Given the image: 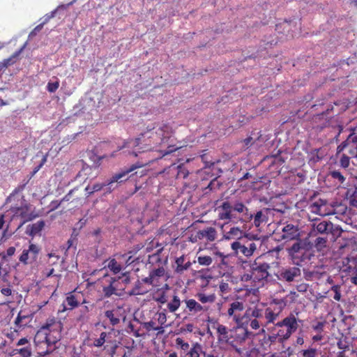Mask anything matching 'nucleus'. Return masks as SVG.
Segmentation results:
<instances>
[{
  "instance_id": "nucleus-1",
  "label": "nucleus",
  "mask_w": 357,
  "mask_h": 357,
  "mask_svg": "<svg viewBox=\"0 0 357 357\" xmlns=\"http://www.w3.org/2000/svg\"><path fill=\"white\" fill-rule=\"evenodd\" d=\"M216 210L218 212V219L226 222H248L253 218V215L249 211L248 208L241 201L232 202L225 200ZM268 208H264L257 212L254 216V225L256 227H259L268 221Z\"/></svg>"
},
{
  "instance_id": "nucleus-2",
  "label": "nucleus",
  "mask_w": 357,
  "mask_h": 357,
  "mask_svg": "<svg viewBox=\"0 0 357 357\" xmlns=\"http://www.w3.org/2000/svg\"><path fill=\"white\" fill-rule=\"evenodd\" d=\"M172 133V127L167 123H162L157 129L155 128L147 129L141 133L138 137L124 141L123 145L119 146L118 149L137 147L140 145L145 146V148L154 149L163 144H167Z\"/></svg>"
},
{
  "instance_id": "nucleus-3",
  "label": "nucleus",
  "mask_w": 357,
  "mask_h": 357,
  "mask_svg": "<svg viewBox=\"0 0 357 357\" xmlns=\"http://www.w3.org/2000/svg\"><path fill=\"white\" fill-rule=\"evenodd\" d=\"M135 149L132 151H128V154L134 157H139V160L132 165L128 168H125L121 172L116 173V176L113 178L112 181H118L122 178H128V174L134 170L148 165L155 160L162 158L165 155H168L176 151L178 147L174 145H168L165 150H158L155 153L152 151L153 149L145 148V146L140 145L137 147H130L129 149Z\"/></svg>"
},
{
  "instance_id": "nucleus-4",
  "label": "nucleus",
  "mask_w": 357,
  "mask_h": 357,
  "mask_svg": "<svg viewBox=\"0 0 357 357\" xmlns=\"http://www.w3.org/2000/svg\"><path fill=\"white\" fill-rule=\"evenodd\" d=\"M299 314L298 311L291 312L282 320L275 324L276 328H280L278 331L280 342L282 343L289 340L292 334L297 331L300 325H303V321L299 318Z\"/></svg>"
},
{
  "instance_id": "nucleus-5",
  "label": "nucleus",
  "mask_w": 357,
  "mask_h": 357,
  "mask_svg": "<svg viewBox=\"0 0 357 357\" xmlns=\"http://www.w3.org/2000/svg\"><path fill=\"white\" fill-rule=\"evenodd\" d=\"M61 335L56 332L55 335L44 333L38 331L34 337V346L39 357H45L52 354L56 349V344L61 340Z\"/></svg>"
},
{
  "instance_id": "nucleus-6",
  "label": "nucleus",
  "mask_w": 357,
  "mask_h": 357,
  "mask_svg": "<svg viewBox=\"0 0 357 357\" xmlns=\"http://www.w3.org/2000/svg\"><path fill=\"white\" fill-rule=\"evenodd\" d=\"M149 263L152 264L159 263L160 264L158 268H154L151 270L149 276L144 278L143 281L145 282V284H148L149 287H159L162 285L163 282L167 280L165 269L163 266H160L162 260L160 259V251L149 257Z\"/></svg>"
},
{
  "instance_id": "nucleus-7",
  "label": "nucleus",
  "mask_w": 357,
  "mask_h": 357,
  "mask_svg": "<svg viewBox=\"0 0 357 357\" xmlns=\"http://www.w3.org/2000/svg\"><path fill=\"white\" fill-rule=\"evenodd\" d=\"M261 245V243L259 238H251L246 235L234 241L231 243V249L236 256L242 255L245 257H250Z\"/></svg>"
},
{
  "instance_id": "nucleus-8",
  "label": "nucleus",
  "mask_w": 357,
  "mask_h": 357,
  "mask_svg": "<svg viewBox=\"0 0 357 357\" xmlns=\"http://www.w3.org/2000/svg\"><path fill=\"white\" fill-rule=\"evenodd\" d=\"M262 307L258 305L248 307L242 316L240 326L252 330H259L261 327H264V317H263Z\"/></svg>"
},
{
  "instance_id": "nucleus-9",
  "label": "nucleus",
  "mask_w": 357,
  "mask_h": 357,
  "mask_svg": "<svg viewBox=\"0 0 357 357\" xmlns=\"http://www.w3.org/2000/svg\"><path fill=\"white\" fill-rule=\"evenodd\" d=\"M239 263H241V266L244 269L250 267V272L252 273L253 281L255 282L266 280L270 275L268 272L270 266L267 263L258 262L257 260L251 261L241 259H239Z\"/></svg>"
},
{
  "instance_id": "nucleus-10",
  "label": "nucleus",
  "mask_w": 357,
  "mask_h": 357,
  "mask_svg": "<svg viewBox=\"0 0 357 357\" xmlns=\"http://www.w3.org/2000/svg\"><path fill=\"white\" fill-rule=\"evenodd\" d=\"M287 252L293 263L297 266L301 265L303 262L310 259V252L307 249L305 243L301 239L297 240L288 248Z\"/></svg>"
},
{
  "instance_id": "nucleus-11",
  "label": "nucleus",
  "mask_w": 357,
  "mask_h": 357,
  "mask_svg": "<svg viewBox=\"0 0 357 357\" xmlns=\"http://www.w3.org/2000/svg\"><path fill=\"white\" fill-rule=\"evenodd\" d=\"M275 275L279 280L291 282L301 277V271L297 266L281 267Z\"/></svg>"
},
{
  "instance_id": "nucleus-12",
  "label": "nucleus",
  "mask_w": 357,
  "mask_h": 357,
  "mask_svg": "<svg viewBox=\"0 0 357 357\" xmlns=\"http://www.w3.org/2000/svg\"><path fill=\"white\" fill-rule=\"evenodd\" d=\"M333 106L329 105L326 109L321 112L314 115L312 120L313 123V128L318 131H321L324 128L329 126L331 118L328 116V114L333 111Z\"/></svg>"
},
{
  "instance_id": "nucleus-13",
  "label": "nucleus",
  "mask_w": 357,
  "mask_h": 357,
  "mask_svg": "<svg viewBox=\"0 0 357 357\" xmlns=\"http://www.w3.org/2000/svg\"><path fill=\"white\" fill-rule=\"evenodd\" d=\"M62 328L63 324L61 321H58L55 317H50L38 331H43L44 333L55 335L56 332L61 335Z\"/></svg>"
},
{
  "instance_id": "nucleus-14",
  "label": "nucleus",
  "mask_w": 357,
  "mask_h": 357,
  "mask_svg": "<svg viewBox=\"0 0 357 357\" xmlns=\"http://www.w3.org/2000/svg\"><path fill=\"white\" fill-rule=\"evenodd\" d=\"M40 252V248L36 244L31 243L27 250H24L19 257V261L24 265L35 261Z\"/></svg>"
},
{
  "instance_id": "nucleus-15",
  "label": "nucleus",
  "mask_w": 357,
  "mask_h": 357,
  "mask_svg": "<svg viewBox=\"0 0 357 357\" xmlns=\"http://www.w3.org/2000/svg\"><path fill=\"white\" fill-rule=\"evenodd\" d=\"M244 310V304L243 302L239 301H235L230 303L229 307L227 310V314L229 318H232L233 321L238 325L240 326L242 322L241 313Z\"/></svg>"
},
{
  "instance_id": "nucleus-16",
  "label": "nucleus",
  "mask_w": 357,
  "mask_h": 357,
  "mask_svg": "<svg viewBox=\"0 0 357 357\" xmlns=\"http://www.w3.org/2000/svg\"><path fill=\"white\" fill-rule=\"evenodd\" d=\"M300 231L298 225L287 224L282 229V240L285 241L300 239Z\"/></svg>"
},
{
  "instance_id": "nucleus-17",
  "label": "nucleus",
  "mask_w": 357,
  "mask_h": 357,
  "mask_svg": "<svg viewBox=\"0 0 357 357\" xmlns=\"http://www.w3.org/2000/svg\"><path fill=\"white\" fill-rule=\"evenodd\" d=\"M250 333L248 331L246 328H245L243 330H241L240 332L236 331L234 334H232L233 337L230 339L229 345L234 348L238 354H241V348H238V346L244 342L248 337Z\"/></svg>"
},
{
  "instance_id": "nucleus-18",
  "label": "nucleus",
  "mask_w": 357,
  "mask_h": 357,
  "mask_svg": "<svg viewBox=\"0 0 357 357\" xmlns=\"http://www.w3.org/2000/svg\"><path fill=\"white\" fill-rule=\"evenodd\" d=\"M122 307L117 306L112 309H108L104 312V317L108 319L109 324L112 326H116L120 324L121 318H125L121 313Z\"/></svg>"
},
{
  "instance_id": "nucleus-19",
  "label": "nucleus",
  "mask_w": 357,
  "mask_h": 357,
  "mask_svg": "<svg viewBox=\"0 0 357 357\" xmlns=\"http://www.w3.org/2000/svg\"><path fill=\"white\" fill-rule=\"evenodd\" d=\"M217 340L220 344H227L230 342V339L233 337L231 331L229 330L226 326L216 324Z\"/></svg>"
},
{
  "instance_id": "nucleus-20",
  "label": "nucleus",
  "mask_w": 357,
  "mask_h": 357,
  "mask_svg": "<svg viewBox=\"0 0 357 357\" xmlns=\"http://www.w3.org/2000/svg\"><path fill=\"white\" fill-rule=\"evenodd\" d=\"M351 133L349 135L346 140L342 142L337 148V153H340L345 149H354V145L357 144V126L351 129Z\"/></svg>"
},
{
  "instance_id": "nucleus-21",
  "label": "nucleus",
  "mask_w": 357,
  "mask_h": 357,
  "mask_svg": "<svg viewBox=\"0 0 357 357\" xmlns=\"http://www.w3.org/2000/svg\"><path fill=\"white\" fill-rule=\"evenodd\" d=\"M185 312H187L189 315H195L198 313L207 311L208 308L205 306L202 305L195 299H186L185 300Z\"/></svg>"
},
{
  "instance_id": "nucleus-22",
  "label": "nucleus",
  "mask_w": 357,
  "mask_h": 357,
  "mask_svg": "<svg viewBox=\"0 0 357 357\" xmlns=\"http://www.w3.org/2000/svg\"><path fill=\"white\" fill-rule=\"evenodd\" d=\"M117 282L118 281L116 278H111L109 284L102 287V293L105 298H109L112 295L117 296H121L122 295L117 287Z\"/></svg>"
},
{
  "instance_id": "nucleus-23",
  "label": "nucleus",
  "mask_w": 357,
  "mask_h": 357,
  "mask_svg": "<svg viewBox=\"0 0 357 357\" xmlns=\"http://www.w3.org/2000/svg\"><path fill=\"white\" fill-rule=\"evenodd\" d=\"M148 284H145V282L142 280H137L133 286V287L128 291L130 296H138L144 295L149 291Z\"/></svg>"
},
{
  "instance_id": "nucleus-24",
  "label": "nucleus",
  "mask_w": 357,
  "mask_h": 357,
  "mask_svg": "<svg viewBox=\"0 0 357 357\" xmlns=\"http://www.w3.org/2000/svg\"><path fill=\"white\" fill-rule=\"evenodd\" d=\"M77 190H78V188H75L74 189L70 190V192L67 195H66L61 199V200H60V201L54 200V201L51 202V203L50 204V209L49 212L53 211L56 210V208H58L60 206V205L61 204V203L63 202H73L75 200L78 201L79 199V197H77L76 198L71 200V197H72L73 195Z\"/></svg>"
},
{
  "instance_id": "nucleus-25",
  "label": "nucleus",
  "mask_w": 357,
  "mask_h": 357,
  "mask_svg": "<svg viewBox=\"0 0 357 357\" xmlns=\"http://www.w3.org/2000/svg\"><path fill=\"white\" fill-rule=\"evenodd\" d=\"M326 200L319 199L312 203L309 206V209L311 213L320 215H327V210L325 208L326 207Z\"/></svg>"
},
{
  "instance_id": "nucleus-26",
  "label": "nucleus",
  "mask_w": 357,
  "mask_h": 357,
  "mask_svg": "<svg viewBox=\"0 0 357 357\" xmlns=\"http://www.w3.org/2000/svg\"><path fill=\"white\" fill-rule=\"evenodd\" d=\"M281 151H278L275 155L267 156L266 158L271 160L270 167H274L277 172H281L283 164L285 162L284 158L280 155Z\"/></svg>"
},
{
  "instance_id": "nucleus-27",
  "label": "nucleus",
  "mask_w": 357,
  "mask_h": 357,
  "mask_svg": "<svg viewBox=\"0 0 357 357\" xmlns=\"http://www.w3.org/2000/svg\"><path fill=\"white\" fill-rule=\"evenodd\" d=\"M263 317H264V326L273 324L279 317L280 311H275L271 307H262Z\"/></svg>"
},
{
  "instance_id": "nucleus-28",
  "label": "nucleus",
  "mask_w": 357,
  "mask_h": 357,
  "mask_svg": "<svg viewBox=\"0 0 357 357\" xmlns=\"http://www.w3.org/2000/svg\"><path fill=\"white\" fill-rule=\"evenodd\" d=\"M347 206L342 203L335 202L327 210V215H344L347 213Z\"/></svg>"
},
{
  "instance_id": "nucleus-29",
  "label": "nucleus",
  "mask_w": 357,
  "mask_h": 357,
  "mask_svg": "<svg viewBox=\"0 0 357 357\" xmlns=\"http://www.w3.org/2000/svg\"><path fill=\"white\" fill-rule=\"evenodd\" d=\"M197 236L199 239L206 238L208 241H213L217 236V231L214 227H210L197 231Z\"/></svg>"
},
{
  "instance_id": "nucleus-30",
  "label": "nucleus",
  "mask_w": 357,
  "mask_h": 357,
  "mask_svg": "<svg viewBox=\"0 0 357 357\" xmlns=\"http://www.w3.org/2000/svg\"><path fill=\"white\" fill-rule=\"evenodd\" d=\"M115 176H116V174L114 175H113L112 176V178L108 181H107L106 183H96V184L93 185V186L91 187V190L89 192V195H91V194H93L95 192H98V191L101 190L104 187H106V186H109L108 188L107 192H111L112 191V189L111 188V185L114 183L116 182V181H112V179H113V178ZM127 179H128V178L125 177L124 178L119 180L117 182L121 183L123 181H126Z\"/></svg>"
},
{
  "instance_id": "nucleus-31",
  "label": "nucleus",
  "mask_w": 357,
  "mask_h": 357,
  "mask_svg": "<svg viewBox=\"0 0 357 357\" xmlns=\"http://www.w3.org/2000/svg\"><path fill=\"white\" fill-rule=\"evenodd\" d=\"M176 273L178 274H182L185 271H187L190 268L192 265L190 261H185V257L184 255H182L176 259Z\"/></svg>"
},
{
  "instance_id": "nucleus-32",
  "label": "nucleus",
  "mask_w": 357,
  "mask_h": 357,
  "mask_svg": "<svg viewBox=\"0 0 357 357\" xmlns=\"http://www.w3.org/2000/svg\"><path fill=\"white\" fill-rule=\"evenodd\" d=\"M93 307V304L90 305V306L84 305L79 310V314L76 317V320L78 322L86 323L89 319V312L92 310Z\"/></svg>"
},
{
  "instance_id": "nucleus-33",
  "label": "nucleus",
  "mask_w": 357,
  "mask_h": 357,
  "mask_svg": "<svg viewBox=\"0 0 357 357\" xmlns=\"http://www.w3.org/2000/svg\"><path fill=\"white\" fill-rule=\"evenodd\" d=\"M45 225L44 220L38 221L36 223L27 226L26 234L31 236H35L39 234Z\"/></svg>"
},
{
  "instance_id": "nucleus-34",
  "label": "nucleus",
  "mask_w": 357,
  "mask_h": 357,
  "mask_svg": "<svg viewBox=\"0 0 357 357\" xmlns=\"http://www.w3.org/2000/svg\"><path fill=\"white\" fill-rule=\"evenodd\" d=\"M167 310L168 312L171 313H174L177 311L181 306V301L179 296L174 293L172 296L171 300L169 301H167Z\"/></svg>"
},
{
  "instance_id": "nucleus-35",
  "label": "nucleus",
  "mask_w": 357,
  "mask_h": 357,
  "mask_svg": "<svg viewBox=\"0 0 357 357\" xmlns=\"http://www.w3.org/2000/svg\"><path fill=\"white\" fill-rule=\"evenodd\" d=\"M65 302H66L68 307L66 306L65 304H63V308L61 310L62 312H64L66 310H73V309L78 307V305L79 304V302L77 300L76 296L73 294L72 293L69 294L66 296Z\"/></svg>"
},
{
  "instance_id": "nucleus-36",
  "label": "nucleus",
  "mask_w": 357,
  "mask_h": 357,
  "mask_svg": "<svg viewBox=\"0 0 357 357\" xmlns=\"http://www.w3.org/2000/svg\"><path fill=\"white\" fill-rule=\"evenodd\" d=\"M14 216H20L23 220L21 225L25 222L33 220L35 216H32L31 214L27 213V209L23 207H17L13 209Z\"/></svg>"
},
{
  "instance_id": "nucleus-37",
  "label": "nucleus",
  "mask_w": 357,
  "mask_h": 357,
  "mask_svg": "<svg viewBox=\"0 0 357 357\" xmlns=\"http://www.w3.org/2000/svg\"><path fill=\"white\" fill-rule=\"evenodd\" d=\"M329 226H331V222L326 220L316 222L312 225L314 231L321 234H328Z\"/></svg>"
},
{
  "instance_id": "nucleus-38",
  "label": "nucleus",
  "mask_w": 357,
  "mask_h": 357,
  "mask_svg": "<svg viewBox=\"0 0 357 357\" xmlns=\"http://www.w3.org/2000/svg\"><path fill=\"white\" fill-rule=\"evenodd\" d=\"M243 231L240 229L239 227H231L229 231L226 232L223 235V238L225 240H232L234 239L235 241L236 239H238V238H243L242 236Z\"/></svg>"
},
{
  "instance_id": "nucleus-39",
  "label": "nucleus",
  "mask_w": 357,
  "mask_h": 357,
  "mask_svg": "<svg viewBox=\"0 0 357 357\" xmlns=\"http://www.w3.org/2000/svg\"><path fill=\"white\" fill-rule=\"evenodd\" d=\"M30 316L24 314L22 311H20L15 320V325L17 329H20L26 326L29 321Z\"/></svg>"
},
{
  "instance_id": "nucleus-40",
  "label": "nucleus",
  "mask_w": 357,
  "mask_h": 357,
  "mask_svg": "<svg viewBox=\"0 0 357 357\" xmlns=\"http://www.w3.org/2000/svg\"><path fill=\"white\" fill-rule=\"evenodd\" d=\"M172 171L176 172V178H185L188 174L189 171L184 167L183 165H175L174 164L169 167Z\"/></svg>"
},
{
  "instance_id": "nucleus-41",
  "label": "nucleus",
  "mask_w": 357,
  "mask_h": 357,
  "mask_svg": "<svg viewBox=\"0 0 357 357\" xmlns=\"http://www.w3.org/2000/svg\"><path fill=\"white\" fill-rule=\"evenodd\" d=\"M202 347L198 342L193 343L192 347L187 351L184 357H200Z\"/></svg>"
},
{
  "instance_id": "nucleus-42",
  "label": "nucleus",
  "mask_w": 357,
  "mask_h": 357,
  "mask_svg": "<svg viewBox=\"0 0 357 357\" xmlns=\"http://www.w3.org/2000/svg\"><path fill=\"white\" fill-rule=\"evenodd\" d=\"M153 300L159 304H165L168 301V296L166 292L158 288L154 292L153 296Z\"/></svg>"
},
{
  "instance_id": "nucleus-43",
  "label": "nucleus",
  "mask_w": 357,
  "mask_h": 357,
  "mask_svg": "<svg viewBox=\"0 0 357 357\" xmlns=\"http://www.w3.org/2000/svg\"><path fill=\"white\" fill-rule=\"evenodd\" d=\"M328 176L334 180L335 185L338 186H340L346 181L345 176L339 170H333L330 172Z\"/></svg>"
},
{
  "instance_id": "nucleus-44",
  "label": "nucleus",
  "mask_w": 357,
  "mask_h": 357,
  "mask_svg": "<svg viewBox=\"0 0 357 357\" xmlns=\"http://www.w3.org/2000/svg\"><path fill=\"white\" fill-rule=\"evenodd\" d=\"M142 326L147 331H150L151 330L157 331L158 335L162 334L165 332L164 326H156L155 322L152 320L142 323Z\"/></svg>"
},
{
  "instance_id": "nucleus-45",
  "label": "nucleus",
  "mask_w": 357,
  "mask_h": 357,
  "mask_svg": "<svg viewBox=\"0 0 357 357\" xmlns=\"http://www.w3.org/2000/svg\"><path fill=\"white\" fill-rule=\"evenodd\" d=\"M300 355L301 357H320L321 352L316 348L310 347L307 349L301 350Z\"/></svg>"
},
{
  "instance_id": "nucleus-46",
  "label": "nucleus",
  "mask_w": 357,
  "mask_h": 357,
  "mask_svg": "<svg viewBox=\"0 0 357 357\" xmlns=\"http://www.w3.org/2000/svg\"><path fill=\"white\" fill-rule=\"evenodd\" d=\"M196 297L202 303H213L216 299V296L214 294H206L202 292L197 293Z\"/></svg>"
},
{
  "instance_id": "nucleus-47",
  "label": "nucleus",
  "mask_w": 357,
  "mask_h": 357,
  "mask_svg": "<svg viewBox=\"0 0 357 357\" xmlns=\"http://www.w3.org/2000/svg\"><path fill=\"white\" fill-rule=\"evenodd\" d=\"M326 324V321L325 320L314 319L311 322V328L317 333H322Z\"/></svg>"
},
{
  "instance_id": "nucleus-48",
  "label": "nucleus",
  "mask_w": 357,
  "mask_h": 357,
  "mask_svg": "<svg viewBox=\"0 0 357 357\" xmlns=\"http://www.w3.org/2000/svg\"><path fill=\"white\" fill-rule=\"evenodd\" d=\"M107 266L114 274H117L122 270L121 265L115 259H110Z\"/></svg>"
},
{
  "instance_id": "nucleus-49",
  "label": "nucleus",
  "mask_w": 357,
  "mask_h": 357,
  "mask_svg": "<svg viewBox=\"0 0 357 357\" xmlns=\"http://www.w3.org/2000/svg\"><path fill=\"white\" fill-rule=\"evenodd\" d=\"M213 258L208 255H199L197 256V262L199 265L208 266L213 264Z\"/></svg>"
},
{
  "instance_id": "nucleus-50",
  "label": "nucleus",
  "mask_w": 357,
  "mask_h": 357,
  "mask_svg": "<svg viewBox=\"0 0 357 357\" xmlns=\"http://www.w3.org/2000/svg\"><path fill=\"white\" fill-rule=\"evenodd\" d=\"M342 232V228L339 225H336L333 224L331 222V226H329L328 229V234H331L333 236V238H336L337 237H339Z\"/></svg>"
},
{
  "instance_id": "nucleus-51",
  "label": "nucleus",
  "mask_w": 357,
  "mask_h": 357,
  "mask_svg": "<svg viewBox=\"0 0 357 357\" xmlns=\"http://www.w3.org/2000/svg\"><path fill=\"white\" fill-rule=\"evenodd\" d=\"M220 294L222 296L224 295L229 294L231 288L227 282H225L224 280H221L218 284Z\"/></svg>"
},
{
  "instance_id": "nucleus-52",
  "label": "nucleus",
  "mask_w": 357,
  "mask_h": 357,
  "mask_svg": "<svg viewBox=\"0 0 357 357\" xmlns=\"http://www.w3.org/2000/svg\"><path fill=\"white\" fill-rule=\"evenodd\" d=\"M15 354H19L22 357H31L32 354L31 344L23 348L15 349Z\"/></svg>"
},
{
  "instance_id": "nucleus-53",
  "label": "nucleus",
  "mask_w": 357,
  "mask_h": 357,
  "mask_svg": "<svg viewBox=\"0 0 357 357\" xmlns=\"http://www.w3.org/2000/svg\"><path fill=\"white\" fill-rule=\"evenodd\" d=\"M176 347L183 351H187L190 349V344L185 342L181 337H176L175 340Z\"/></svg>"
},
{
  "instance_id": "nucleus-54",
  "label": "nucleus",
  "mask_w": 357,
  "mask_h": 357,
  "mask_svg": "<svg viewBox=\"0 0 357 357\" xmlns=\"http://www.w3.org/2000/svg\"><path fill=\"white\" fill-rule=\"evenodd\" d=\"M107 333L106 332H102L100 335V337L97 339H95L93 340V342L92 344H90L89 346H93V347H102L105 341H106V337H107Z\"/></svg>"
},
{
  "instance_id": "nucleus-55",
  "label": "nucleus",
  "mask_w": 357,
  "mask_h": 357,
  "mask_svg": "<svg viewBox=\"0 0 357 357\" xmlns=\"http://www.w3.org/2000/svg\"><path fill=\"white\" fill-rule=\"evenodd\" d=\"M327 240L323 237H317L314 241V247L317 250H321L326 246Z\"/></svg>"
},
{
  "instance_id": "nucleus-56",
  "label": "nucleus",
  "mask_w": 357,
  "mask_h": 357,
  "mask_svg": "<svg viewBox=\"0 0 357 357\" xmlns=\"http://www.w3.org/2000/svg\"><path fill=\"white\" fill-rule=\"evenodd\" d=\"M99 165L98 164H96V165H93L92 167L86 165V164H84L82 170L78 173L77 174V176H81L82 174H84L85 176L88 175L90 174V172L93 169H98Z\"/></svg>"
},
{
  "instance_id": "nucleus-57",
  "label": "nucleus",
  "mask_w": 357,
  "mask_h": 357,
  "mask_svg": "<svg viewBox=\"0 0 357 357\" xmlns=\"http://www.w3.org/2000/svg\"><path fill=\"white\" fill-rule=\"evenodd\" d=\"M166 310H164L162 312H158L156 315L158 316V321L160 324V326H164L167 327V326L165 325V323L167 322V314H166Z\"/></svg>"
},
{
  "instance_id": "nucleus-58",
  "label": "nucleus",
  "mask_w": 357,
  "mask_h": 357,
  "mask_svg": "<svg viewBox=\"0 0 357 357\" xmlns=\"http://www.w3.org/2000/svg\"><path fill=\"white\" fill-rule=\"evenodd\" d=\"M331 290L334 293L333 299L340 301L341 299V287L339 284L333 285Z\"/></svg>"
},
{
  "instance_id": "nucleus-59",
  "label": "nucleus",
  "mask_w": 357,
  "mask_h": 357,
  "mask_svg": "<svg viewBox=\"0 0 357 357\" xmlns=\"http://www.w3.org/2000/svg\"><path fill=\"white\" fill-rule=\"evenodd\" d=\"M43 275L45 278H50L51 276L56 277L58 279H61V274H54V269L53 268H46L44 271H43Z\"/></svg>"
},
{
  "instance_id": "nucleus-60",
  "label": "nucleus",
  "mask_w": 357,
  "mask_h": 357,
  "mask_svg": "<svg viewBox=\"0 0 357 357\" xmlns=\"http://www.w3.org/2000/svg\"><path fill=\"white\" fill-rule=\"evenodd\" d=\"M15 252V248L14 247H9L6 250V254L4 252L0 253V257H1V261L4 262L6 260V257H11Z\"/></svg>"
},
{
  "instance_id": "nucleus-61",
  "label": "nucleus",
  "mask_w": 357,
  "mask_h": 357,
  "mask_svg": "<svg viewBox=\"0 0 357 357\" xmlns=\"http://www.w3.org/2000/svg\"><path fill=\"white\" fill-rule=\"evenodd\" d=\"M350 164V158L345 154H342L340 160V165L342 168H347Z\"/></svg>"
},
{
  "instance_id": "nucleus-62",
  "label": "nucleus",
  "mask_w": 357,
  "mask_h": 357,
  "mask_svg": "<svg viewBox=\"0 0 357 357\" xmlns=\"http://www.w3.org/2000/svg\"><path fill=\"white\" fill-rule=\"evenodd\" d=\"M3 261L0 262V279L6 281L8 276V271L6 268H3Z\"/></svg>"
},
{
  "instance_id": "nucleus-63",
  "label": "nucleus",
  "mask_w": 357,
  "mask_h": 357,
  "mask_svg": "<svg viewBox=\"0 0 357 357\" xmlns=\"http://www.w3.org/2000/svg\"><path fill=\"white\" fill-rule=\"evenodd\" d=\"M59 87V81H56L54 82H48L47 86V89L50 93L55 92Z\"/></svg>"
},
{
  "instance_id": "nucleus-64",
  "label": "nucleus",
  "mask_w": 357,
  "mask_h": 357,
  "mask_svg": "<svg viewBox=\"0 0 357 357\" xmlns=\"http://www.w3.org/2000/svg\"><path fill=\"white\" fill-rule=\"evenodd\" d=\"M349 204L351 206L357 207V189H355L349 197Z\"/></svg>"
}]
</instances>
